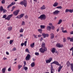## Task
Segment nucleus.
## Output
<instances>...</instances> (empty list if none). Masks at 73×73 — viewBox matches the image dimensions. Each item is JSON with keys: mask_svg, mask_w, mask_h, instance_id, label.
Returning a JSON list of instances; mask_svg holds the SVG:
<instances>
[{"mask_svg": "<svg viewBox=\"0 0 73 73\" xmlns=\"http://www.w3.org/2000/svg\"><path fill=\"white\" fill-rule=\"evenodd\" d=\"M46 9V7H45V5H43L42 7L40 8V9H41V10H44V9Z\"/></svg>", "mask_w": 73, "mask_h": 73, "instance_id": "nucleus-17", "label": "nucleus"}, {"mask_svg": "<svg viewBox=\"0 0 73 73\" xmlns=\"http://www.w3.org/2000/svg\"><path fill=\"white\" fill-rule=\"evenodd\" d=\"M25 18L26 19H28V15H27L25 16Z\"/></svg>", "mask_w": 73, "mask_h": 73, "instance_id": "nucleus-49", "label": "nucleus"}, {"mask_svg": "<svg viewBox=\"0 0 73 73\" xmlns=\"http://www.w3.org/2000/svg\"><path fill=\"white\" fill-rule=\"evenodd\" d=\"M59 13H60V11L58 10H56L53 13L54 15H58V14Z\"/></svg>", "mask_w": 73, "mask_h": 73, "instance_id": "nucleus-13", "label": "nucleus"}, {"mask_svg": "<svg viewBox=\"0 0 73 73\" xmlns=\"http://www.w3.org/2000/svg\"><path fill=\"white\" fill-rule=\"evenodd\" d=\"M15 8H16V7L13 6V7L12 9H13V10L14 9H15Z\"/></svg>", "mask_w": 73, "mask_h": 73, "instance_id": "nucleus-54", "label": "nucleus"}, {"mask_svg": "<svg viewBox=\"0 0 73 73\" xmlns=\"http://www.w3.org/2000/svg\"><path fill=\"white\" fill-rule=\"evenodd\" d=\"M42 40H43V38H42V37H41L40 39V41H42Z\"/></svg>", "mask_w": 73, "mask_h": 73, "instance_id": "nucleus-50", "label": "nucleus"}, {"mask_svg": "<svg viewBox=\"0 0 73 73\" xmlns=\"http://www.w3.org/2000/svg\"><path fill=\"white\" fill-rule=\"evenodd\" d=\"M70 42H73V36L72 38H71V39H70Z\"/></svg>", "mask_w": 73, "mask_h": 73, "instance_id": "nucleus-39", "label": "nucleus"}, {"mask_svg": "<svg viewBox=\"0 0 73 73\" xmlns=\"http://www.w3.org/2000/svg\"><path fill=\"white\" fill-rule=\"evenodd\" d=\"M13 51H15L16 50V48H14L13 49Z\"/></svg>", "mask_w": 73, "mask_h": 73, "instance_id": "nucleus-44", "label": "nucleus"}, {"mask_svg": "<svg viewBox=\"0 0 73 73\" xmlns=\"http://www.w3.org/2000/svg\"><path fill=\"white\" fill-rule=\"evenodd\" d=\"M20 37H23V35L22 34H20Z\"/></svg>", "mask_w": 73, "mask_h": 73, "instance_id": "nucleus-59", "label": "nucleus"}, {"mask_svg": "<svg viewBox=\"0 0 73 73\" xmlns=\"http://www.w3.org/2000/svg\"><path fill=\"white\" fill-rule=\"evenodd\" d=\"M56 50V48H52V50H51V52L52 53L54 54L55 53V51Z\"/></svg>", "mask_w": 73, "mask_h": 73, "instance_id": "nucleus-16", "label": "nucleus"}, {"mask_svg": "<svg viewBox=\"0 0 73 73\" xmlns=\"http://www.w3.org/2000/svg\"><path fill=\"white\" fill-rule=\"evenodd\" d=\"M24 16V14H21L19 15L16 17V19H21V18H23V17Z\"/></svg>", "mask_w": 73, "mask_h": 73, "instance_id": "nucleus-10", "label": "nucleus"}, {"mask_svg": "<svg viewBox=\"0 0 73 73\" xmlns=\"http://www.w3.org/2000/svg\"><path fill=\"white\" fill-rule=\"evenodd\" d=\"M40 28L41 29H45V26L43 25H41L40 26Z\"/></svg>", "mask_w": 73, "mask_h": 73, "instance_id": "nucleus-24", "label": "nucleus"}, {"mask_svg": "<svg viewBox=\"0 0 73 73\" xmlns=\"http://www.w3.org/2000/svg\"><path fill=\"white\" fill-rule=\"evenodd\" d=\"M50 65V66H51V70H53V65H52V64H51Z\"/></svg>", "mask_w": 73, "mask_h": 73, "instance_id": "nucleus-32", "label": "nucleus"}, {"mask_svg": "<svg viewBox=\"0 0 73 73\" xmlns=\"http://www.w3.org/2000/svg\"><path fill=\"white\" fill-rule=\"evenodd\" d=\"M46 15L44 14H42L40 15V16L38 17V19H41V20H45L46 19Z\"/></svg>", "mask_w": 73, "mask_h": 73, "instance_id": "nucleus-5", "label": "nucleus"}, {"mask_svg": "<svg viewBox=\"0 0 73 73\" xmlns=\"http://www.w3.org/2000/svg\"><path fill=\"white\" fill-rule=\"evenodd\" d=\"M12 27H9L8 28V30L9 31H11V30H12Z\"/></svg>", "mask_w": 73, "mask_h": 73, "instance_id": "nucleus-27", "label": "nucleus"}, {"mask_svg": "<svg viewBox=\"0 0 73 73\" xmlns=\"http://www.w3.org/2000/svg\"><path fill=\"white\" fill-rule=\"evenodd\" d=\"M27 40H26L24 42V44H27Z\"/></svg>", "mask_w": 73, "mask_h": 73, "instance_id": "nucleus-60", "label": "nucleus"}, {"mask_svg": "<svg viewBox=\"0 0 73 73\" xmlns=\"http://www.w3.org/2000/svg\"><path fill=\"white\" fill-rule=\"evenodd\" d=\"M24 69L26 71H27V70L28 69V67H25L24 68Z\"/></svg>", "mask_w": 73, "mask_h": 73, "instance_id": "nucleus-37", "label": "nucleus"}, {"mask_svg": "<svg viewBox=\"0 0 73 73\" xmlns=\"http://www.w3.org/2000/svg\"><path fill=\"white\" fill-rule=\"evenodd\" d=\"M6 17H7V15H4L3 16V19H4L5 18H6Z\"/></svg>", "mask_w": 73, "mask_h": 73, "instance_id": "nucleus-46", "label": "nucleus"}, {"mask_svg": "<svg viewBox=\"0 0 73 73\" xmlns=\"http://www.w3.org/2000/svg\"><path fill=\"white\" fill-rule=\"evenodd\" d=\"M52 58H50L49 59L46 60V63L47 64H48V63H50V62H51V61H52Z\"/></svg>", "mask_w": 73, "mask_h": 73, "instance_id": "nucleus-12", "label": "nucleus"}, {"mask_svg": "<svg viewBox=\"0 0 73 73\" xmlns=\"http://www.w3.org/2000/svg\"><path fill=\"white\" fill-rule=\"evenodd\" d=\"M26 52H29V50L28 49V48H27L25 50Z\"/></svg>", "mask_w": 73, "mask_h": 73, "instance_id": "nucleus-42", "label": "nucleus"}, {"mask_svg": "<svg viewBox=\"0 0 73 73\" xmlns=\"http://www.w3.org/2000/svg\"><path fill=\"white\" fill-rule=\"evenodd\" d=\"M65 41H66V39H65V38H64L63 42H65Z\"/></svg>", "mask_w": 73, "mask_h": 73, "instance_id": "nucleus-55", "label": "nucleus"}, {"mask_svg": "<svg viewBox=\"0 0 73 73\" xmlns=\"http://www.w3.org/2000/svg\"><path fill=\"white\" fill-rule=\"evenodd\" d=\"M35 66V62H33L31 64V67H34Z\"/></svg>", "mask_w": 73, "mask_h": 73, "instance_id": "nucleus-21", "label": "nucleus"}, {"mask_svg": "<svg viewBox=\"0 0 73 73\" xmlns=\"http://www.w3.org/2000/svg\"><path fill=\"white\" fill-rule=\"evenodd\" d=\"M13 16V14H11L8 16V17L5 18V20H10L11 18Z\"/></svg>", "mask_w": 73, "mask_h": 73, "instance_id": "nucleus-9", "label": "nucleus"}, {"mask_svg": "<svg viewBox=\"0 0 73 73\" xmlns=\"http://www.w3.org/2000/svg\"><path fill=\"white\" fill-rule=\"evenodd\" d=\"M49 25H50V26L52 25V23H50L49 24Z\"/></svg>", "mask_w": 73, "mask_h": 73, "instance_id": "nucleus-61", "label": "nucleus"}, {"mask_svg": "<svg viewBox=\"0 0 73 73\" xmlns=\"http://www.w3.org/2000/svg\"><path fill=\"white\" fill-rule=\"evenodd\" d=\"M10 38V36H8L7 38V39H9Z\"/></svg>", "mask_w": 73, "mask_h": 73, "instance_id": "nucleus-64", "label": "nucleus"}, {"mask_svg": "<svg viewBox=\"0 0 73 73\" xmlns=\"http://www.w3.org/2000/svg\"><path fill=\"white\" fill-rule=\"evenodd\" d=\"M33 36L35 38H37V35H35L34 34L33 35Z\"/></svg>", "mask_w": 73, "mask_h": 73, "instance_id": "nucleus-47", "label": "nucleus"}, {"mask_svg": "<svg viewBox=\"0 0 73 73\" xmlns=\"http://www.w3.org/2000/svg\"><path fill=\"white\" fill-rule=\"evenodd\" d=\"M24 31L23 29L21 28L19 30V32L20 33H23Z\"/></svg>", "mask_w": 73, "mask_h": 73, "instance_id": "nucleus-28", "label": "nucleus"}, {"mask_svg": "<svg viewBox=\"0 0 73 73\" xmlns=\"http://www.w3.org/2000/svg\"><path fill=\"white\" fill-rule=\"evenodd\" d=\"M38 32H40V33H41V32H42V29H38Z\"/></svg>", "mask_w": 73, "mask_h": 73, "instance_id": "nucleus-29", "label": "nucleus"}, {"mask_svg": "<svg viewBox=\"0 0 73 73\" xmlns=\"http://www.w3.org/2000/svg\"><path fill=\"white\" fill-rule=\"evenodd\" d=\"M41 34H39L38 35V37H41Z\"/></svg>", "mask_w": 73, "mask_h": 73, "instance_id": "nucleus-57", "label": "nucleus"}, {"mask_svg": "<svg viewBox=\"0 0 73 73\" xmlns=\"http://www.w3.org/2000/svg\"><path fill=\"white\" fill-rule=\"evenodd\" d=\"M70 51H72V56H73V47L71 48L70 49Z\"/></svg>", "mask_w": 73, "mask_h": 73, "instance_id": "nucleus-25", "label": "nucleus"}, {"mask_svg": "<svg viewBox=\"0 0 73 73\" xmlns=\"http://www.w3.org/2000/svg\"><path fill=\"white\" fill-rule=\"evenodd\" d=\"M11 6H12L11 5V4L9 5L7 7V8H10V7H11Z\"/></svg>", "mask_w": 73, "mask_h": 73, "instance_id": "nucleus-52", "label": "nucleus"}, {"mask_svg": "<svg viewBox=\"0 0 73 73\" xmlns=\"http://www.w3.org/2000/svg\"><path fill=\"white\" fill-rule=\"evenodd\" d=\"M20 12V10H17L13 12V14L14 15V16H17L18 14H19V13Z\"/></svg>", "mask_w": 73, "mask_h": 73, "instance_id": "nucleus-6", "label": "nucleus"}, {"mask_svg": "<svg viewBox=\"0 0 73 73\" xmlns=\"http://www.w3.org/2000/svg\"><path fill=\"white\" fill-rule=\"evenodd\" d=\"M21 5H23L25 7H27V1L26 0H23V1H22L20 3Z\"/></svg>", "mask_w": 73, "mask_h": 73, "instance_id": "nucleus-3", "label": "nucleus"}, {"mask_svg": "<svg viewBox=\"0 0 73 73\" xmlns=\"http://www.w3.org/2000/svg\"><path fill=\"white\" fill-rule=\"evenodd\" d=\"M70 34L71 35H72L73 34V31H72L71 32H70Z\"/></svg>", "mask_w": 73, "mask_h": 73, "instance_id": "nucleus-62", "label": "nucleus"}, {"mask_svg": "<svg viewBox=\"0 0 73 73\" xmlns=\"http://www.w3.org/2000/svg\"><path fill=\"white\" fill-rule=\"evenodd\" d=\"M24 43H22L21 44V46H24Z\"/></svg>", "mask_w": 73, "mask_h": 73, "instance_id": "nucleus-53", "label": "nucleus"}, {"mask_svg": "<svg viewBox=\"0 0 73 73\" xmlns=\"http://www.w3.org/2000/svg\"><path fill=\"white\" fill-rule=\"evenodd\" d=\"M22 66L21 65H20V64H19L18 66V68L19 69H21V68L22 67Z\"/></svg>", "mask_w": 73, "mask_h": 73, "instance_id": "nucleus-35", "label": "nucleus"}, {"mask_svg": "<svg viewBox=\"0 0 73 73\" xmlns=\"http://www.w3.org/2000/svg\"><path fill=\"white\" fill-rule=\"evenodd\" d=\"M31 58V55L28 54L26 57L25 60L26 61H29Z\"/></svg>", "mask_w": 73, "mask_h": 73, "instance_id": "nucleus-8", "label": "nucleus"}, {"mask_svg": "<svg viewBox=\"0 0 73 73\" xmlns=\"http://www.w3.org/2000/svg\"><path fill=\"white\" fill-rule=\"evenodd\" d=\"M58 3H57V2H55L53 4V7H57V6H58Z\"/></svg>", "mask_w": 73, "mask_h": 73, "instance_id": "nucleus-19", "label": "nucleus"}, {"mask_svg": "<svg viewBox=\"0 0 73 73\" xmlns=\"http://www.w3.org/2000/svg\"><path fill=\"white\" fill-rule=\"evenodd\" d=\"M15 2H13L10 5L12 6L13 5H15Z\"/></svg>", "mask_w": 73, "mask_h": 73, "instance_id": "nucleus-36", "label": "nucleus"}, {"mask_svg": "<svg viewBox=\"0 0 73 73\" xmlns=\"http://www.w3.org/2000/svg\"><path fill=\"white\" fill-rule=\"evenodd\" d=\"M6 69V68L5 67L2 69V72L3 73H5V70Z\"/></svg>", "mask_w": 73, "mask_h": 73, "instance_id": "nucleus-22", "label": "nucleus"}, {"mask_svg": "<svg viewBox=\"0 0 73 73\" xmlns=\"http://www.w3.org/2000/svg\"><path fill=\"white\" fill-rule=\"evenodd\" d=\"M14 41V40H10L9 42L10 44H12L13 43V42Z\"/></svg>", "mask_w": 73, "mask_h": 73, "instance_id": "nucleus-34", "label": "nucleus"}, {"mask_svg": "<svg viewBox=\"0 0 73 73\" xmlns=\"http://www.w3.org/2000/svg\"><path fill=\"white\" fill-rule=\"evenodd\" d=\"M51 28H52V30H54V28H55V27L53 26H52Z\"/></svg>", "mask_w": 73, "mask_h": 73, "instance_id": "nucleus-38", "label": "nucleus"}, {"mask_svg": "<svg viewBox=\"0 0 73 73\" xmlns=\"http://www.w3.org/2000/svg\"><path fill=\"white\" fill-rule=\"evenodd\" d=\"M50 38L51 39H53V38L54 37V35L53 33H51V34H50Z\"/></svg>", "mask_w": 73, "mask_h": 73, "instance_id": "nucleus-15", "label": "nucleus"}, {"mask_svg": "<svg viewBox=\"0 0 73 73\" xmlns=\"http://www.w3.org/2000/svg\"><path fill=\"white\" fill-rule=\"evenodd\" d=\"M3 60H5L7 59V58H6L4 57L3 58Z\"/></svg>", "mask_w": 73, "mask_h": 73, "instance_id": "nucleus-63", "label": "nucleus"}, {"mask_svg": "<svg viewBox=\"0 0 73 73\" xmlns=\"http://www.w3.org/2000/svg\"><path fill=\"white\" fill-rule=\"evenodd\" d=\"M24 64L25 65L27 64V63H26V62H25V61H24Z\"/></svg>", "mask_w": 73, "mask_h": 73, "instance_id": "nucleus-58", "label": "nucleus"}, {"mask_svg": "<svg viewBox=\"0 0 73 73\" xmlns=\"http://www.w3.org/2000/svg\"><path fill=\"white\" fill-rule=\"evenodd\" d=\"M56 46L57 48H62L64 46L62 44H61L60 43H57L56 45Z\"/></svg>", "mask_w": 73, "mask_h": 73, "instance_id": "nucleus-7", "label": "nucleus"}, {"mask_svg": "<svg viewBox=\"0 0 73 73\" xmlns=\"http://www.w3.org/2000/svg\"><path fill=\"white\" fill-rule=\"evenodd\" d=\"M45 43L44 42H43L41 45L42 48H46V47H45Z\"/></svg>", "mask_w": 73, "mask_h": 73, "instance_id": "nucleus-20", "label": "nucleus"}, {"mask_svg": "<svg viewBox=\"0 0 73 73\" xmlns=\"http://www.w3.org/2000/svg\"><path fill=\"white\" fill-rule=\"evenodd\" d=\"M62 32L63 33H67V31L66 30H63L62 31Z\"/></svg>", "mask_w": 73, "mask_h": 73, "instance_id": "nucleus-43", "label": "nucleus"}, {"mask_svg": "<svg viewBox=\"0 0 73 73\" xmlns=\"http://www.w3.org/2000/svg\"><path fill=\"white\" fill-rule=\"evenodd\" d=\"M3 9H3V6H1L0 7V11L1 12H2V11H3Z\"/></svg>", "mask_w": 73, "mask_h": 73, "instance_id": "nucleus-30", "label": "nucleus"}, {"mask_svg": "<svg viewBox=\"0 0 73 73\" xmlns=\"http://www.w3.org/2000/svg\"><path fill=\"white\" fill-rule=\"evenodd\" d=\"M25 25V22H24V21H23L21 23V25H23V26H24V25Z\"/></svg>", "mask_w": 73, "mask_h": 73, "instance_id": "nucleus-31", "label": "nucleus"}, {"mask_svg": "<svg viewBox=\"0 0 73 73\" xmlns=\"http://www.w3.org/2000/svg\"><path fill=\"white\" fill-rule=\"evenodd\" d=\"M30 46L31 48H33L35 46V43L33 42L30 44Z\"/></svg>", "mask_w": 73, "mask_h": 73, "instance_id": "nucleus-23", "label": "nucleus"}, {"mask_svg": "<svg viewBox=\"0 0 73 73\" xmlns=\"http://www.w3.org/2000/svg\"><path fill=\"white\" fill-rule=\"evenodd\" d=\"M70 12V13H73V9H67L66 10L65 12H66L67 13V12Z\"/></svg>", "mask_w": 73, "mask_h": 73, "instance_id": "nucleus-11", "label": "nucleus"}, {"mask_svg": "<svg viewBox=\"0 0 73 73\" xmlns=\"http://www.w3.org/2000/svg\"><path fill=\"white\" fill-rule=\"evenodd\" d=\"M47 50V48L46 47H45L44 48H41L39 49V51L41 53H45V52H46Z\"/></svg>", "mask_w": 73, "mask_h": 73, "instance_id": "nucleus-4", "label": "nucleus"}, {"mask_svg": "<svg viewBox=\"0 0 73 73\" xmlns=\"http://www.w3.org/2000/svg\"><path fill=\"white\" fill-rule=\"evenodd\" d=\"M46 29L47 31H50V29H51V27L49 26H47L46 27Z\"/></svg>", "mask_w": 73, "mask_h": 73, "instance_id": "nucleus-18", "label": "nucleus"}, {"mask_svg": "<svg viewBox=\"0 0 73 73\" xmlns=\"http://www.w3.org/2000/svg\"><path fill=\"white\" fill-rule=\"evenodd\" d=\"M8 71H9V72L10 71H11V67L9 68L8 69Z\"/></svg>", "mask_w": 73, "mask_h": 73, "instance_id": "nucleus-48", "label": "nucleus"}, {"mask_svg": "<svg viewBox=\"0 0 73 73\" xmlns=\"http://www.w3.org/2000/svg\"><path fill=\"white\" fill-rule=\"evenodd\" d=\"M67 67L68 68V67H69L70 66V65L71 69L72 70V72H73V64L72 63L70 64V62L69 61H68L67 62Z\"/></svg>", "mask_w": 73, "mask_h": 73, "instance_id": "nucleus-2", "label": "nucleus"}, {"mask_svg": "<svg viewBox=\"0 0 73 73\" xmlns=\"http://www.w3.org/2000/svg\"><path fill=\"white\" fill-rule=\"evenodd\" d=\"M42 36L43 37V38H46V37H49V34H45V33H43L42 34Z\"/></svg>", "mask_w": 73, "mask_h": 73, "instance_id": "nucleus-14", "label": "nucleus"}, {"mask_svg": "<svg viewBox=\"0 0 73 73\" xmlns=\"http://www.w3.org/2000/svg\"><path fill=\"white\" fill-rule=\"evenodd\" d=\"M51 64H55L56 65H58V66H60L58 70V72H60V71H61V69L63 67V66H61V64H60L57 61H54L52 62L51 63Z\"/></svg>", "mask_w": 73, "mask_h": 73, "instance_id": "nucleus-1", "label": "nucleus"}, {"mask_svg": "<svg viewBox=\"0 0 73 73\" xmlns=\"http://www.w3.org/2000/svg\"><path fill=\"white\" fill-rule=\"evenodd\" d=\"M3 13H5V12H7V10H6L3 9Z\"/></svg>", "mask_w": 73, "mask_h": 73, "instance_id": "nucleus-45", "label": "nucleus"}, {"mask_svg": "<svg viewBox=\"0 0 73 73\" xmlns=\"http://www.w3.org/2000/svg\"><path fill=\"white\" fill-rule=\"evenodd\" d=\"M35 54L36 56H38L39 55V53L38 52H35Z\"/></svg>", "mask_w": 73, "mask_h": 73, "instance_id": "nucleus-41", "label": "nucleus"}, {"mask_svg": "<svg viewBox=\"0 0 73 73\" xmlns=\"http://www.w3.org/2000/svg\"><path fill=\"white\" fill-rule=\"evenodd\" d=\"M62 19H60L59 20L58 23V24H60L61 23H62Z\"/></svg>", "mask_w": 73, "mask_h": 73, "instance_id": "nucleus-26", "label": "nucleus"}, {"mask_svg": "<svg viewBox=\"0 0 73 73\" xmlns=\"http://www.w3.org/2000/svg\"><path fill=\"white\" fill-rule=\"evenodd\" d=\"M60 30H62V31H64V27H62L60 28Z\"/></svg>", "mask_w": 73, "mask_h": 73, "instance_id": "nucleus-51", "label": "nucleus"}, {"mask_svg": "<svg viewBox=\"0 0 73 73\" xmlns=\"http://www.w3.org/2000/svg\"><path fill=\"white\" fill-rule=\"evenodd\" d=\"M62 7L61 6H59L56 7V8L59 9H62Z\"/></svg>", "mask_w": 73, "mask_h": 73, "instance_id": "nucleus-33", "label": "nucleus"}, {"mask_svg": "<svg viewBox=\"0 0 73 73\" xmlns=\"http://www.w3.org/2000/svg\"><path fill=\"white\" fill-rule=\"evenodd\" d=\"M71 38H70V37H67V40H70Z\"/></svg>", "mask_w": 73, "mask_h": 73, "instance_id": "nucleus-56", "label": "nucleus"}, {"mask_svg": "<svg viewBox=\"0 0 73 73\" xmlns=\"http://www.w3.org/2000/svg\"><path fill=\"white\" fill-rule=\"evenodd\" d=\"M5 0H2L1 1V3L2 4H4V3H5Z\"/></svg>", "mask_w": 73, "mask_h": 73, "instance_id": "nucleus-40", "label": "nucleus"}]
</instances>
